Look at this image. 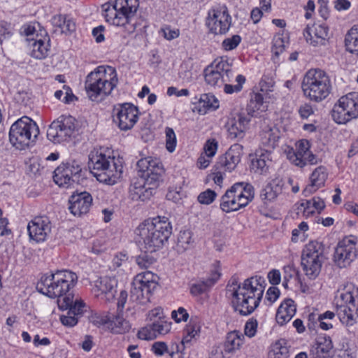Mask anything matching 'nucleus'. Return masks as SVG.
<instances>
[{"label":"nucleus","mask_w":358,"mask_h":358,"mask_svg":"<svg viewBox=\"0 0 358 358\" xmlns=\"http://www.w3.org/2000/svg\"><path fill=\"white\" fill-rule=\"evenodd\" d=\"M265 288V280L262 277H252L238 283L231 278L227 285V292L232 296L231 303L235 311L241 315H248L259 306Z\"/></svg>","instance_id":"f257e3e1"},{"label":"nucleus","mask_w":358,"mask_h":358,"mask_svg":"<svg viewBox=\"0 0 358 358\" xmlns=\"http://www.w3.org/2000/svg\"><path fill=\"white\" fill-rule=\"evenodd\" d=\"M171 233V224L165 216L145 220L136 229V234L140 238L139 242H142L146 251L151 253L162 248Z\"/></svg>","instance_id":"f03ea898"},{"label":"nucleus","mask_w":358,"mask_h":358,"mask_svg":"<svg viewBox=\"0 0 358 358\" xmlns=\"http://www.w3.org/2000/svg\"><path fill=\"white\" fill-rule=\"evenodd\" d=\"M117 83V74L115 68L99 66L87 76L85 89L91 101L99 102L110 94Z\"/></svg>","instance_id":"7ed1b4c3"},{"label":"nucleus","mask_w":358,"mask_h":358,"mask_svg":"<svg viewBox=\"0 0 358 358\" xmlns=\"http://www.w3.org/2000/svg\"><path fill=\"white\" fill-rule=\"evenodd\" d=\"M88 166L98 181L108 185L117 182L123 169L120 160L106 155L103 148L94 149L90 152Z\"/></svg>","instance_id":"20e7f679"},{"label":"nucleus","mask_w":358,"mask_h":358,"mask_svg":"<svg viewBox=\"0 0 358 358\" xmlns=\"http://www.w3.org/2000/svg\"><path fill=\"white\" fill-rule=\"evenodd\" d=\"M138 7V0H115L102 6L103 15L108 22L122 27L125 33L130 35L136 30V24L131 21Z\"/></svg>","instance_id":"39448f33"},{"label":"nucleus","mask_w":358,"mask_h":358,"mask_svg":"<svg viewBox=\"0 0 358 358\" xmlns=\"http://www.w3.org/2000/svg\"><path fill=\"white\" fill-rule=\"evenodd\" d=\"M78 280L76 274L73 272L64 270L55 273L43 275L38 282L37 290L50 298L61 299L67 295L73 296L69 293Z\"/></svg>","instance_id":"423d86ee"},{"label":"nucleus","mask_w":358,"mask_h":358,"mask_svg":"<svg viewBox=\"0 0 358 358\" xmlns=\"http://www.w3.org/2000/svg\"><path fill=\"white\" fill-rule=\"evenodd\" d=\"M302 90L306 97L319 103L331 94V81L325 71L319 69H310L303 78Z\"/></svg>","instance_id":"0eeeda50"},{"label":"nucleus","mask_w":358,"mask_h":358,"mask_svg":"<svg viewBox=\"0 0 358 358\" xmlns=\"http://www.w3.org/2000/svg\"><path fill=\"white\" fill-rule=\"evenodd\" d=\"M38 134L39 128L36 122L24 116L11 125L9 141L16 149L24 150L34 144Z\"/></svg>","instance_id":"6e6552de"},{"label":"nucleus","mask_w":358,"mask_h":358,"mask_svg":"<svg viewBox=\"0 0 358 358\" xmlns=\"http://www.w3.org/2000/svg\"><path fill=\"white\" fill-rule=\"evenodd\" d=\"M255 196L253 186L247 182H236L222 196L220 208L226 213L237 211L245 207Z\"/></svg>","instance_id":"1a4fd4ad"},{"label":"nucleus","mask_w":358,"mask_h":358,"mask_svg":"<svg viewBox=\"0 0 358 358\" xmlns=\"http://www.w3.org/2000/svg\"><path fill=\"white\" fill-rule=\"evenodd\" d=\"M157 275L150 271L137 274L132 283L130 299L139 304L149 302L152 292L157 287Z\"/></svg>","instance_id":"9d476101"},{"label":"nucleus","mask_w":358,"mask_h":358,"mask_svg":"<svg viewBox=\"0 0 358 358\" xmlns=\"http://www.w3.org/2000/svg\"><path fill=\"white\" fill-rule=\"evenodd\" d=\"M234 76L231 64L223 57L215 59L204 70L205 80L211 86H222L229 83Z\"/></svg>","instance_id":"9b49d317"},{"label":"nucleus","mask_w":358,"mask_h":358,"mask_svg":"<svg viewBox=\"0 0 358 358\" xmlns=\"http://www.w3.org/2000/svg\"><path fill=\"white\" fill-rule=\"evenodd\" d=\"M76 130V119L71 115H62L49 126L47 137L54 143H61L68 141Z\"/></svg>","instance_id":"f8f14e48"},{"label":"nucleus","mask_w":358,"mask_h":358,"mask_svg":"<svg viewBox=\"0 0 358 358\" xmlns=\"http://www.w3.org/2000/svg\"><path fill=\"white\" fill-rule=\"evenodd\" d=\"M138 108L131 103H118L113 110L114 122L122 131L134 127L138 120Z\"/></svg>","instance_id":"ddd939ff"},{"label":"nucleus","mask_w":358,"mask_h":358,"mask_svg":"<svg viewBox=\"0 0 358 358\" xmlns=\"http://www.w3.org/2000/svg\"><path fill=\"white\" fill-rule=\"evenodd\" d=\"M357 238L353 236L344 238L335 248L334 261L339 268H346L357 257Z\"/></svg>","instance_id":"4468645a"},{"label":"nucleus","mask_w":358,"mask_h":358,"mask_svg":"<svg viewBox=\"0 0 358 358\" xmlns=\"http://www.w3.org/2000/svg\"><path fill=\"white\" fill-rule=\"evenodd\" d=\"M58 306L62 309H69L66 315H62L60 321L66 327H74L78 318L83 315L85 303L83 300L74 296L67 295L58 300Z\"/></svg>","instance_id":"2eb2a0df"},{"label":"nucleus","mask_w":358,"mask_h":358,"mask_svg":"<svg viewBox=\"0 0 358 358\" xmlns=\"http://www.w3.org/2000/svg\"><path fill=\"white\" fill-rule=\"evenodd\" d=\"M137 167L139 177L145 180L148 185H158L164 171L159 159L152 157L142 158L138 161Z\"/></svg>","instance_id":"dca6fc26"},{"label":"nucleus","mask_w":358,"mask_h":358,"mask_svg":"<svg viewBox=\"0 0 358 358\" xmlns=\"http://www.w3.org/2000/svg\"><path fill=\"white\" fill-rule=\"evenodd\" d=\"M231 24V17L225 6H219L209 10L206 25L210 32L215 34H224Z\"/></svg>","instance_id":"f3484780"},{"label":"nucleus","mask_w":358,"mask_h":358,"mask_svg":"<svg viewBox=\"0 0 358 358\" xmlns=\"http://www.w3.org/2000/svg\"><path fill=\"white\" fill-rule=\"evenodd\" d=\"M342 303L339 306L337 314L342 323L352 326L358 317V294L355 296L351 292L346 291L340 295Z\"/></svg>","instance_id":"a211bd4d"},{"label":"nucleus","mask_w":358,"mask_h":358,"mask_svg":"<svg viewBox=\"0 0 358 358\" xmlns=\"http://www.w3.org/2000/svg\"><path fill=\"white\" fill-rule=\"evenodd\" d=\"M296 147V150L289 148L287 151V157L292 164L299 167L304 166L307 163L317 164V158L310 151V145L307 140L299 141Z\"/></svg>","instance_id":"6ab92c4d"},{"label":"nucleus","mask_w":358,"mask_h":358,"mask_svg":"<svg viewBox=\"0 0 358 358\" xmlns=\"http://www.w3.org/2000/svg\"><path fill=\"white\" fill-rule=\"evenodd\" d=\"M117 281L115 278L103 276L96 281L92 288L94 297L105 302H110L115 299Z\"/></svg>","instance_id":"aec40b11"},{"label":"nucleus","mask_w":358,"mask_h":358,"mask_svg":"<svg viewBox=\"0 0 358 358\" xmlns=\"http://www.w3.org/2000/svg\"><path fill=\"white\" fill-rule=\"evenodd\" d=\"M52 229L51 222L47 216H37L32 219L27 225L29 236L37 243L45 241Z\"/></svg>","instance_id":"412c9836"},{"label":"nucleus","mask_w":358,"mask_h":358,"mask_svg":"<svg viewBox=\"0 0 358 358\" xmlns=\"http://www.w3.org/2000/svg\"><path fill=\"white\" fill-rule=\"evenodd\" d=\"M307 42L313 46L326 45L329 38V29L324 23L316 22L307 26L303 31Z\"/></svg>","instance_id":"4be33fe9"},{"label":"nucleus","mask_w":358,"mask_h":358,"mask_svg":"<svg viewBox=\"0 0 358 358\" xmlns=\"http://www.w3.org/2000/svg\"><path fill=\"white\" fill-rule=\"evenodd\" d=\"M70 212L75 216L87 213L92 203V197L87 192H74L69 199Z\"/></svg>","instance_id":"5701e85b"},{"label":"nucleus","mask_w":358,"mask_h":358,"mask_svg":"<svg viewBox=\"0 0 358 358\" xmlns=\"http://www.w3.org/2000/svg\"><path fill=\"white\" fill-rule=\"evenodd\" d=\"M242 146L234 144L230 147L224 155L220 157L216 169L223 168L224 171H233L241 161Z\"/></svg>","instance_id":"b1692460"},{"label":"nucleus","mask_w":358,"mask_h":358,"mask_svg":"<svg viewBox=\"0 0 358 358\" xmlns=\"http://www.w3.org/2000/svg\"><path fill=\"white\" fill-rule=\"evenodd\" d=\"M333 343L329 336H320L310 350L309 358H332Z\"/></svg>","instance_id":"393cba45"},{"label":"nucleus","mask_w":358,"mask_h":358,"mask_svg":"<svg viewBox=\"0 0 358 358\" xmlns=\"http://www.w3.org/2000/svg\"><path fill=\"white\" fill-rule=\"evenodd\" d=\"M157 187L148 185L145 180L140 178L131 185L129 194L132 200L145 201L152 195L153 189Z\"/></svg>","instance_id":"a878e982"},{"label":"nucleus","mask_w":358,"mask_h":358,"mask_svg":"<svg viewBox=\"0 0 358 358\" xmlns=\"http://www.w3.org/2000/svg\"><path fill=\"white\" fill-rule=\"evenodd\" d=\"M327 176V169L324 166H320L316 168L310 175V183L302 192L303 195L306 197L309 196L318 189L323 187Z\"/></svg>","instance_id":"bb28decb"},{"label":"nucleus","mask_w":358,"mask_h":358,"mask_svg":"<svg viewBox=\"0 0 358 358\" xmlns=\"http://www.w3.org/2000/svg\"><path fill=\"white\" fill-rule=\"evenodd\" d=\"M260 144L264 152L271 153L278 145L280 139V131L276 127H266L260 134Z\"/></svg>","instance_id":"cd10ccee"},{"label":"nucleus","mask_w":358,"mask_h":358,"mask_svg":"<svg viewBox=\"0 0 358 358\" xmlns=\"http://www.w3.org/2000/svg\"><path fill=\"white\" fill-rule=\"evenodd\" d=\"M296 310L294 301L291 299H285L277 310L275 315L277 322L280 325L286 324L294 317Z\"/></svg>","instance_id":"c85d7f7f"},{"label":"nucleus","mask_w":358,"mask_h":358,"mask_svg":"<svg viewBox=\"0 0 358 358\" xmlns=\"http://www.w3.org/2000/svg\"><path fill=\"white\" fill-rule=\"evenodd\" d=\"M69 162L59 165L54 171L53 180L59 187H69L76 182V179L70 175Z\"/></svg>","instance_id":"c756f323"},{"label":"nucleus","mask_w":358,"mask_h":358,"mask_svg":"<svg viewBox=\"0 0 358 358\" xmlns=\"http://www.w3.org/2000/svg\"><path fill=\"white\" fill-rule=\"evenodd\" d=\"M244 341L245 336L241 331L234 330L229 332L224 343L225 354H233L240 350Z\"/></svg>","instance_id":"7c9ffc66"},{"label":"nucleus","mask_w":358,"mask_h":358,"mask_svg":"<svg viewBox=\"0 0 358 358\" xmlns=\"http://www.w3.org/2000/svg\"><path fill=\"white\" fill-rule=\"evenodd\" d=\"M221 273L217 268L213 271L210 276L205 280H201L192 285L190 292L192 295L198 296L208 291L220 278Z\"/></svg>","instance_id":"2f4dec72"},{"label":"nucleus","mask_w":358,"mask_h":358,"mask_svg":"<svg viewBox=\"0 0 358 358\" xmlns=\"http://www.w3.org/2000/svg\"><path fill=\"white\" fill-rule=\"evenodd\" d=\"M268 106L264 101L262 94L260 93L254 94L247 105L246 110L253 117H261L262 114L267 110Z\"/></svg>","instance_id":"473e14b6"},{"label":"nucleus","mask_w":358,"mask_h":358,"mask_svg":"<svg viewBox=\"0 0 358 358\" xmlns=\"http://www.w3.org/2000/svg\"><path fill=\"white\" fill-rule=\"evenodd\" d=\"M201 331V324L199 320L195 317H192L189 324H187L184 332L185 336L180 343V346L181 350H183L185 346L191 342L193 338H196V336H199Z\"/></svg>","instance_id":"72a5a7b5"},{"label":"nucleus","mask_w":358,"mask_h":358,"mask_svg":"<svg viewBox=\"0 0 358 358\" xmlns=\"http://www.w3.org/2000/svg\"><path fill=\"white\" fill-rule=\"evenodd\" d=\"M301 258L324 260L323 245L315 241L308 242L303 249Z\"/></svg>","instance_id":"f704fd0d"},{"label":"nucleus","mask_w":358,"mask_h":358,"mask_svg":"<svg viewBox=\"0 0 358 358\" xmlns=\"http://www.w3.org/2000/svg\"><path fill=\"white\" fill-rule=\"evenodd\" d=\"M323 262L324 260L301 258L303 271L310 280H314L319 275Z\"/></svg>","instance_id":"c9c22d12"},{"label":"nucleus","mask_w":358,"mask_h":358,"mask_svg":"<svg viewBox=\"0 0 358 358\" xmlns=\"http://www.w3.org/2000/svg\"><path fill=\"white\" fill-rule=\"evenodd\" d=\"M49 41V38L31 39L30 45L32 48L31 56L38 59L45 58L50 51Z\"/></svg>","instance_id":"e433bc0d"},{"label":"nucleus","mask_w":358,"mask_h":358,"mask_svg":"<svg viewBox=\"0 0 358 358\" xmlns=\"http://www.w3.org/2000/svg\"><path fill=\"white\" fill-rule=\"evenodd\" d=\"M282 182L280 180H275L272 184L266 185L260 193L262 200L266 203L275 200L281 194L282 190Z\"/></svg>","instance_id":"4c0bfd02"},{"label":"nucleus","mask_w":358,"mask_h":358,"mask_svg":"<svg viewBox=\"0 0 358 358\" xmlns=\"http://www.w3.org/2000/svg\"><path fill=\"white\" fill-rule=\"evenodd\" d=\"M271 153L261 151L260 154L256 153V157L252 160V169L259 174H265L267 173L271 162Z\"/></svg>","instance_id":"58836bf2"},{"label":"nucleus","mask_w":358,"mask_h":358,"mask_svg":"<svg viewBox=\"0 0 358 358\" xmlns=\"http://www.w3.org/2000/svg\"><path fill=\"white\" fill-rule=\"evenodd\" d=\"M331 116L333 120L338 124H345L354 119L347 108L343 105L341 99L334 105L331 111Z\"/></svg>","instance_id":"ea45409f"},{"label":"nucleus","mask_w":358,"mask_h":358,"mask_svg":"<svg viewBox=\"0 0 358 358\" xmlns=\"http://www.w3.org/2000/svg\"><path fill=\"white\" fill-rule=\"evenodd\" d=\"M108 327L111 329V331L114 334H124L128 332L131 329L129 322L126 320L122 313H117V315L110 319V326Z\"/></svg>","instance_id":"a19ab883"},{"label":"nucleus","mask_w":358,"mask_h":358,"mask_svg":"<svg viewBox=\"0 0 358 358\" xmlns=\"http://www.w3.org/2000/svg\"><path fill=\"white\" fill-rule=\"evenodd\" d=\"M340 99L343 105L347 108L353 118L358 117V92L348 93Z\"/></svg>","instance_id":"79ce46f5"},{"label":"nucleus","mask_w":358,"mask_h":358,"mask_svg":"<svg viewBox=\"0 0 358 358\" xmlns=\"http://www.w3.org/2000/svg\"><path fill=\"white\" fill-rule=\"evenodd\" d=\"M345 44L348 51L358 55V24L354 25L346 34Z\"/></svg>","instance_id":"37998d69"},{"label":"nucleus","mask_w":358,"mask_h":358,"mask_svg":"<svg viewBox=\"0 0 358 358\" xmlns=\"http://www.w3.org/2000/svg\"><path fill=\"white\" fill-rule=\"evenodd\" d=\"M289 348L284 340L275 342L268 353V358H288Z\"/></svg>","instance_id":"c03bdc74"},{"label":"nucleus","mask_w":358,"mask_h":358,"mask_svg":"<svg viewBox=\"0 0 358 358\" xmlns=\"http://www.w3.org/2000/svg\"><path fill=\"white\" fill-rule=\"evenodd\" d=\"M193 243L192 233L190 231L185 230L180 231L177 240V248L178 250H186L190 248Z\"/></svg>","instance_id":"a18cd8bd"},{"label":"nucleus","mask_w":358,"mask_h":358,"mask_svg":"<svg viewBox=\"0 0 358 358\" xmlns=\"http://www.w3.org/2000/svg\"><path fill=\"white\" fill-rule=\"evenodd\" d=\"M274 73L270 71L264 73L259 82L260 90L263 92L268 93L274 90L275 80Z\"/></svg>","instance_id":"49530a36"},{"label":"nucleus","mask_w":358,"mask_h":358,"mask_svg":"<svg viewBox=\"0 0 358 358\" xmlns=\"http://www.w3.org/2000/svg\"><path fill=\"white\" fill-rule=\"evenodd\" d=\"M228 134L231 139H243L245 131L240 128L237 120L234 117L228 123Z\"/></svg>","instance_id":"de8ad7c7"},{"label":"nucleus","mask_w":358,"mask_h":358,"mask_svg":"<svg viewBox=\"0 0 358 358\" xmlns=\"http://www.w3.org/2000/svg\"><path fill=\"white\" fill-rule=\"evenodd\" d=\"M200 106L206 109L212 108L215 110L219 107V102L217 99L210 94H203L199 100Z\"/></svg>","instance_id":"09e8293b"},{"label":"nucleus","mask_w":358,"mask_h":358,"mask_svg":"<svg viewBox=\"0 0 358 358\" xmlns=\"http://www.w3.org/2000/svg\"><path fill=\"white\" fill-rule=\"evenodd\" d=\"M151 324L157 337L159 335H165L168 334L171 330V323L167 322L166 318L153 322Z\"/></svg>","instance_id":"8fccbe9b"},{"label":"nucleus","mask_w":358,"mask_h":358,"mask_svg":"<svg viewBox=\"0 0 358 358\" xmlns=\"http://www.w3.org/2000/svg\"><path fill=\"white\" fill-rule=\"evenodd\" d=\"M236 82L237 84L231 85L228 83H224V91L227 94H233L234 92H239L242 88L243 85L245 82V78L243 75H238L236 77Z\"/></svg>","instance_id":"3c124183"},{"label":"nucleus","mask_w":358,"mask_h":358,"mask_svg":"<svg viewBox=\"0 0 358 358\" xmlns=\"http://www.w3.org/2000/svg\"><path fill=\"white\" fill-rule=\"evenodd\" d=\"M234 117L237 120L239 127L242 128L245 132L246 130L249 129L251 119L253 117L245 110L237 113Z\"/></svg>","instance_id":"603ef678"},{"label":"nucleus","mask_w":358,"mask_h":358,"mask_svg":"<svg viewBox=\"0 0 358 358\" xmlns=\"http://www.w3.org/2000/svg\"><path fill=\"white\" fill-rule=\"evenodd\" d=\"M166 134V148L170 152H173L176 146V136L172 128L166 127L165 129Z\"/></svg>","instance_id":"864d4df0"},{"label":"nucleus","mask_w":358,"mask_h":358,"mask_svg":"<svg viewBox=\"0 0 358 358\" xmlns=\"http://www.w3.org/2000/svg\"><path fill=\"white\" fill-rule=\"evenodd\" d=\"M137 336L141 340H152L157 338L152 324L141 328L138 331Z\"/></svg>","instance_id":"5fc2aeb1"},{"label":"nucleus","mask_w":358,"mask_h":358,"mask_svg":"<svg viewBox=\"0 0 358 358\" xmlns=\"http://www.w3.org/2000/svg\"><path fill=\"white\" fill-rule=\"evenodd\" d=\"M241 41V38L239 35H234L231 38L224 39L222 45L225 50H232L239 45Z\"/></svg>","instance_id":"6e6d98bb"},{"label":"nucleus","mask_w":358,"mask_h":358,"mask_svg":"<svg viewBox=\"0 0 358 358\" xmlns=\"http://www.w3.org/2000/svg\"><path fill=\"white\" fill-rule=\"evenodd\" d=\"M216 196L217 194L214 191L208 189L199 194L198 201L202 204L208 205L215 199Z\"/></svg>","instance_id":"4d7b16f0"},{"label":"nucleus","mask_w":358,"mask_h":358,"mask_svg":"<svg viewBox=\"0 0 358 358\" xmlns=\"http://www.w3.org/2000/svg\"><path fill=\"white\" fill-rule=\"evenodd\" d=\"M285 49V41L281 36L275 37L273 42L272 52L275 57H278Z\"/></svg>","instance_id":"13d9d810"},{"label":"nucleus","mask_w":358,"mask_h":358,"mask_svg":"<svg viewBox=\"0 0 358 358\" xmlns=\"http://www.w3.org/2000/svg\"><path fill=\"white\" fill-rule=\"evenodd\" d=\"M155 262V258L147 253L139 255L136 258V263L141 268H147Z\"/></svg>","instance_id":"bf43d9fd"},{"label":"nucleus","mask_w":358,"mask_h":358,"mask_svg":"<svg viewBox=\"0 0 358 358\" xmlns=\"http://www.w3.org/2000/svg\"><path fill=\"white\" fill-rule=\"evenodd\" d=\"M217 149V142L215 139H209L204 145V152L207 157L210 158L215 155Z\"/></svg>","instance_id":"052dcab7"},{"label":"nucleus","mask_w":358,"mask_h":358,"mask_svg":"<svg viewBox=\"0 0 358 358\" xmlns=\"http://www.w3.org/2000/svg\"><path fill=\"white\" fill-rule=\"evenodd\" d=\"M257 328V321L256 320L251 319L245 323L244 333L245 335L249 338H252L255 336Z\"/></svg>","instance_id":"680f3d73"},{"label":"nucleus","mask_w":358,"mask_h":358,"mask_svg":"<svg viewBox=\"0 0 358 358\" xmlns=\"http://www.w3.org/2000/svg\"><path fill=\"white\" fill-rule=\"evenodd\" d=\"M172 318L176 322L187 321L189 315L184 308H179L178 310H173L171 313Z\"/></svg>","instance_id":"e2e57ef3"},{"label":"nucleus","mask_w":358,"mask_h":358,"mask_svg":"<svg viewBox=\"0 0 358 358\" xmlns=\"http://www.w3.org/2000/svg\"><path fill=\"white\" fill-rule=\"evenodd\" d=\"M148 317V319L152 322L166 318L163 309L160 307H157L151 310L149 312Z\"/></svg>","instance_id":"0e129e2a"},{"label":"nucleus","mask_w":358,"mask_h":358,"mask_svg":"<svg viewBox=\"0 0 358 358\" xmlns=\"http://www.w3.org/2000/svg\"><path fill=\"white\" fill-rule=\"evenodd\" d=\"M90 321L96 326L108 324L110 326V317L108 315H92Z\"/></svg>","instance_id":"69168bd1"},{"label":"nucleus","mask_w":358,"mask_h":358,"mask_svg":"<svg viewBox=\"0 0 358 358\" xmlns=\"http://www.w3.org/2000/svg\"><path fill=\"white\" fill-rule=\"evenodd\" d=\"M43 168H41L38 159L33 158L29 162L28 171L34 176L41 175Z\"/></svg>","instance_id":"338daca9"},{"label":"nucleus","mask_w":358,"mask_h":358,"mask_svg":"<svg viewBox=\"0 0 358 358\" xmlns=\"http://www.w3.org/2000/svg\"><path fill=\"white\" fill-rule=\"evenodd\" d=\"M164 37L169 40H173L178 38L180 36V30L178 29H171L169 26H167L162 29Z\"/></svg>","instance_id":"774afa93"}]
</instances>
